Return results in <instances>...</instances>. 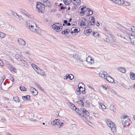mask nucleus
<instances>
[{
	"label": "nucleus",
	"instance_id": "4468645a",
	"mask_svg": "<svg viewBox=\"0 0 135 135\" xmlns=\"http://www.w3.org/2000/svg\"><path fill=\"white\" fill-rule=\"evenodd\" d=\"M130 75L132 80H135V74L133 73L132 72H131Z\"/></svg>",
	"mask_w": 135,
	"mask_h": 135
},
{
	"label": "nucleus",
	"instance_id": "0eeeda50",
	"mask_svg": "<svg viewBox=\"0 0 135 135\" xmlns=\"http://www.w3.org/2000/svg\"><path fill=\"white\" fill-rule=\"evenodd\" d=\"M7 66L8 68H10V69L11 71H13L14 72H15L16 71V69L11 64H8L7 65Z\"/></svg>",
	"mask_w": 135,
	"mask_h": 135
},
{
	"label": "nucleus",
	"instance_id": "3c124183",
	"mask_svg": "<svg viewBox=\"0 0 135 135\" xmlns=\"http://www.w3.org/2000/svg\"><path fill=\"white\" fill-rule=\"evenodd\" d=\"M51 124L52 125H56V121L55 120L53 121H52L51 123Z\"/></svg>",
	"mask_w": 135,
	"mask_h": 135
},
{
	"label": "nucleus",
	"instance_id": "f704fd0d",
	"mask_svg": "<svg viewBox=\"0 0 135 135\" xmlns=\"http://www.w3.org/2000/svg\"><path fill=\"white\" fill-rule=\"evenodd\" d=\"M35 85L41 90L42 91H44V90L43 89H42V88L39 84H38L37 83H36Z\"/></svg>",
	"mask_w": 135,
	"mask_h": 135
},
{
	"label": "nucleus",
	"instance_id": "b1692460",
	"mask_svg": "<svg viewBox=\"0 0 135 135\" xmlns=\"http://www.w3.org/2000/svg\"><path fill=\"white\" fill-rule=\"evenodd\" d=\"M70 32V30L69 29L68 30H64L61 31V33L62 34L64 35H67L68 33H69Z\"/></svg>",
	"mask_w": 135,
	"mask_h": 135
},
{
	"label": "nucleus",
	"instance_id": "bf43d9fd",
	"mask_svg": "<svg viewBox=\"0 0 135 135\" xmlns=\"http://www.w3.org/2000/svg\"><path fill=\"white\" fill-rule=\"evenodd\" d=\"M1 119L2 120V122H3L6 121V119L5 118L3 117H1Z\"/></svg>",
	"mask_w": 135,
	"mask_h": 135
},
{
	"label": "nucleus",
	"instance_id": "f8f14e48",
	"mask_svg": "<svg viewBox=\"0 0 135 135\" xmlns=\"http://www.w3.org/2000/svg\"><path fill=\"white\" fill-rule=\"evenodd\" d=\"M91 19L89 21V22L90 23V25H92L93 26H95L94 24H92V22L93 23H95L94 17V16H92L91 17Z\"/></svg>",
	"mask_w": 135,
	"mask_h": 135
},
{
	"label": "nucleus",
	"instance_id": "412c9836",
	"mask_svg": "<svg viewBox=\"0 0 135 135\" xmlns=\"http://www.w3.org/2000/svg\"><path fill=\"white\" fill-rule=\"evenodd\" d=\"M42 3L40 2H37V3L36 8L38 9V11H39L40 8L41 4Z\"/></svg>",
	"mask_w": 135,
	"mask_h": 135
},
{
	"label": "nucleus",
	"instance_id": "37998d69",
	"mask_svg": "<svg viewBox=\"0 0 135 135\" xmlns=\"http://www.w3.org/2000/svg\"><path fill=\"white\" fill-rule=\"evenodd\" d=\"M69 78L72 80L74 78V76L72 74L69 75Z\"/></svg>",
	"mask_w": 135,
	"mask_h": 135
},
{
	"label": "nucleus",
	"instance_id": "ea45409f",
	"mask_svg": "<svg viewBox=\"0 0 135 135\" xmlns=\"http://www.w3.org/2000/svg\"><path fill=\"white\" fill-rule=\"evenodd\" d=\"M44 1L43 4V5L44 6H47V2H48V1L47 0H43Z\"/></svg>",
	"mask_w": 135,
	"mask_h": 135
},
{
	"label": "nucleus",
	"instance_id": "13d9d810",
	"mask_svg": "<svg viewBox=\"0 0 135 135\" xmlns=\"http://www.w3.org/2000/svg\"><path fill=\"white\" fill-rule=\"evenodd\" d=\"M86 11H81V12H80V13L81 14V13L83 14V15H84L85 14V12Z\"/></svg>",
	"mask_w": 135,
	"mask_h": 135
},
{
	"label": "nucleus",
	"instance_id": "423d86ee",
	"mask_svg": "<svg viewBox=\"0 0 135 135\" xmlns=\"http://www.w3.org/2000/svg\"><path fill=\"white\" fill-rule=\"evenodd\" d=\"M15 57L19 61H20L22 63H24V62H25V61L18 55H15Z\"/></svg>",
	"mask_w": 135,
	"mask_h": 135
},
{
	"label": "nucleus",
	"instance_id": "6ab92c4d",
	"mask_svg": "<svg viewBox=\"0 0 135 135\" xmlns=\"http://www.w3.org/2000/svg\"><path fill=\"white\" fill-rule=\"evenodd\" d=\"M45 7L43 4H41V5L40 8L39 10V12H40L41 13H43V11L44 10Z\"/></svg>",
	"mask_w": 135,
	"mask_h": 135
},
{
	"label": "nucleus",
	"instance_id": "69168bd1",
	"mask_svg": "<svg viewBox=\"0 0 135 135\" xmlns=\"http://www.w3.org/2000/svg\"><path fill=\"white\" fill-rule=\"evenodd\" d=\"M5 76L4 75H3L2 77V79L3 80V81L5 79Z\"/></svg>",
	"mask_w": 135,
	"mask_h": 135
},
{
	"label": "nucleus",
	"instance_id": "a211bd4d",
	"mask_svg": "<svg viewBox=\"0 0 135 135\" xmlns=\"http://www.w3.org/2000/svg\"><path fill=\"white\" fill-rule=\"evenodd\" d=\"M56 125H57V126H59V128H60L61 127V124H60V123L61 122H60V120L59 119H56Z\"/></svg>",
	"mask_w": 135,
	"mask_h": 135
},
{
	"label": "nucleus",
	"instance_id": "338daca9",
	"mask_svg": "<svg viewBox=\"0 0 135 135\" xmlns=\"http://www.w3.org/2000/svg\"><path fill=\"white\" fill-rule=\"evenodd\" d=\"M31 66L32 67L34 68L35 66H36V65H35V64H31Z\"/></svg>",
	"mask_w": 135,
	"mask_h": 135
},
{
	"label": "nucleus",
	"instance_id": "09e8293b",
	"mask_svg": "<svg viewBox=\"0 0 135 135\" xmlns=\"http://www.w3.org/2000/svg\"><path fill=\"white\" fill-rule=\"evenodd\" d=\"M30 90L31 92H32V91H34L35 90H36V89L32 87H30Z\"/></svg>",
	"mask_w": 135,
	"mask_h": 135
},
{
	"label": "nucleus",
	"instance_id": "864d4df0",
	"mask_svg": "<svg viewBox=\"0 0 135 135\" xmlns=\"http://www.w3.org/2000/svg\"><path fill=\"white\" fill-rule=\"evenodd\" d=\"M86 105L87 106H90L89 102V101L86 100Z\"/></svg>",
	"mask_w": 135,
	"mask_h": 135
},
{
	"label": "nucleus",
	"instance_id": "9b49d317",
	"mask_svg": "<svg viewBox=\"0 0 135 135\" xmlns=\"http://www.w3.org/2000/svg\"><path fill=\"white\" fill-rule=\"evenodd\" d=\"M36 72L38 74L42 75H44L45 74V73L44 71L41 69H40V68H39L38 70H37Z\"/></svg>",
	"mask_w": 135,
	"mask_h": 135
},
{
	"label": "nucleus",
	"instance_id": "680f3d73",
	"mask_svg": "<svg viewBox=\"0 0 135 135\" xmlns=\"http://www.w3.org/2000/svg\"><path fill=\"white\" fill-rule=\"evenodd\" d=\"M65 77L64 78V79L65 80L66 79H67L68 78H69V75H66L65 76Z\"/></svg>",
	"mask_w": 135,
	"mask_h": 135
},
{
	"label": "nucleus",
	"instance_id": "2eb2a0df",
	"mask_svg": "<svg viewBox=\"0 0 135 135\" xmlns=\"http://www.w3.org/2000/svg\"><path fill=\"white\" fill-rule=\"evenodd\" d=\"M71 56L72 57L73 56L74 58L76 59L77 60H80V57L78 54H72L71 55Z\"/></svg>",
	"mask_w": 135,
	"mask_h": 135
},
{
	"label": "nucleus",
	"instance_id": "f257e3e1",
	"mask_svg": "<svg viewBox=\"0 0 135 135\" xmlns=\"http://www.w3.org/2000/svg\"><path fill=\"white\" fill-rule=\"evenodd\" d=\"M52 27L54 29H56L57 32L60 31L62 28V24L59 23H55L52 25Z\"/></svg>",
	"mask_w": 135,
	"mask_h": 135
},
{
	"label": "nucleus",
	"instance_id": "5701e85b",
	"mask_svg": "<svg viewBox=\"0 0 135 135\" xmlns=\"http://www.w3.org/2000/svg\"><path fill=\"white\" fill-rule=\"evenodd\" d=\"M77 103L78 104L81 105L82 107H84V103L82 100L80 99L78 100V101L77 102Z\"/></svg>",
	"mask_w": 135,
	"mask_h": 135
},
{
	"label": "nucleus",
	"instance_id": "c03bdc74",
	"mask_svg": "<svg viewBox=\"0 0 135 135\" xmlns=\"http://www.w3.org/2000/svg\"><path fill=\"white\" fill-rule=\"evenodd\" d=\"M76 3H77V4H76V3H75V2H73V3L74 4H75L76 5H77V4L79 5L80 4V0H76Z\"/></svg>",
	"mask_w": 135,
	"mask_h": 135
},
{
	"label": "nucleus",
	"instance_id": "0e129e2a",
	"mask_svg": "<svg viewBox=\"0 0 135 135\" xmlns=\"http://www.w3.org/2000/svg\"><path fill=\"white\" fill-rule=\"evenodd\" d=\"M70 104V106L73 107H75V105L74 104H73L71 103H69Z\"/></svg>",
	"mask_w": 135,
	"mask_h": 135
},
{
	"label": "nucleus",
	"instance_id": "72a5a7b5",
	"mask_svg": "<svg viewBox=\"0 0 135 135\" xmlns=\"http://www.w3.org/2000/svg\"><path fill=\"white\" fill-rule=\"evenodd\" d=\"M83 113L87 116H89V113L86 110V109H85V111L83 112Z\"/></svg>",
	"mask_w": 135,
	"mask_h": 135
},
{
	"label": "nucleus",
	"instance_id": "774afa93",
	"mask_svg": "<svg viewBox=\"0 0 135 135\" xmlns=\"http://www.w3.org/2000/svg\"><path fill=\"white\" fill-rule=\"evenodd\" d=\"M97 24H96V26H98V27H99V26H100V24L98 22V21H97Z\"/></svg>",
	"mask_w": 135,
	"mask_h": 135
},
{
	"label": "nucleus",
	"instance_id": "2f4dec72",
	"mask_svg": "<svg viewBox=\"0 0 135 135\" xmlns=\"http://www.w3.org/2000/svg\"><path fill=\"white\" fill-rule=\"evenodd\" d=\"M123 0H119L118 2H117V4L119 5H122L124 3Z\"/></svg>",
	"mask_w": 135,
	"mask_h": 135
},
{
	"label": "nucleus",
	"instance_id": "603ef678",
	"mask_svg": "<svg viewBox=\"0 0 135 135\" xmlns=\"http://www.w3.org/2000/svg\"><path fill=\"white\" fill-rule=\"evenodd\" d=\"M39 67H38L37 65L33 69L35 70L36 72L37 71V70H38L39 69Z\"/></svg>",
	"mask_w": 135,
	"mask_h": 135
},
{
	"label": "nucleus",
	"instance_id": "473e14b6",
	"mask_svg": "<svg viewBox=\"0 0 135 135\" xmlns=\"http://www.w3.org/2000/svg\"><path fill=\"white\" fill-rule=\"evenodd\" d=\"M75 111L79 114L81 116H83L82 115L83 114L81 113V111L79 110V109H77L76 110H75Z\"/></svg>",
	"mask_w": 135,
	"mask_h": 135
},
{
	"label": "nucleus",
	"instance_id": "79ce46f5",
	"mask_svg": "<svg viewBox=\"0 0 135 135\" xmlns=\"http://www.w3.org/2000/svg\"><path fill=\"white\" fill-rule=\"evenodd\" d=\"M110 127L111 128V130L113 132H114L115 131L116 129L115 127L114 126H112V127H111V126H110Z\"/></svg>",
	"mask_w": 135,
	"mask_h": 135
},
{
	"label": "nucleus",
	"instance_id": "c85d7f7f",
	"mask_svg": "<svg viewBox=\"0 0 135 135\" xmlns=\"http://www.w3.org/2000/svg\"><path fill=\"white\" fill-rule=\"evenodd\" d=\"M104 41L107 43H109L110 42V40L109 39L108 37L104 38H103Z\"/></svg>",
	"mask_w": 135,
	"mask_h": 135
},
{
	"label": "nucleus",
	"instance_id": "9d476101",
	"mask_svg": "<svg viewBox=\"0 0 135 135\" xmlns=\"http://www.w3.org/2000/svg\"><path fill=\"white\" fill-rule=\"evenodd\" d=\"M84 89V90H82V91H81V90H80V89L77 88L76 91V94L78 95H80L81 94L80 92H81L83 94H85V88Z\"/></svg>",
	"mask_w": 135,
	"mask_h": 135
},
{
	"label": "nucleus",
	"instance_id": "49530a36",
	"mask_svg": "<svg viewBox=\"0 0 135 135\" xmlns=\"http://www.w3.org/2000/svg\"><path fill=\"white\" fill-rule=\"evenodd\" d=\"M100 105L102 109H106V107L104 104L101 103L100 104Z\"/></svg>",
	"mask_w": 135,
	"mask_h": 135
},
{
	"label": "nucleus",
	"instance_id": "bb28decb",
	"mask_svg": "<svg viewBox=\"0 0 135 135\" xmlns=\"http://www.w3.org/2000/svg\"><path fill=\"white\" fill-rule=\"evenodd\" d=\"M92 31V30L90 29H89L86 30L85 31V34L86 35H89V33L91 32Z\"/></svg>",
	"mask_w": 135,
	"mask_h": 135
},
{
	"label": "nucleus",
	"instance_id": "6e6d98bb",
	"mask_svg": "<svg viewBox=\"0 0 135 135\" xmlns=\"http://www.w3.org/2000/svg\"><path fill=\"white\" fill-rule=\"evenodd\" d=\"M11 10L8 11L6 12L7 14L9 15L10 14H11Z\"/></svg>",
	"mask_w": 135,
	"mask_h": 135
},
{
	"label": "nucleus",
	"instance_id": "c9c22d12",
	"mask_svg": "<svg viewBox=\"0 0 135 135\" xmlns=\"http://www.w3.org/2000/svg\"><path fill=\"white\" fill-rule=\"evenodd\" d=\"M124 3L123 4H124L125 6H130V3L129 2H126V1H123Z\"/></svg>",
	"mask_w": 135,
	"mask_h": 135
},
{
	"label": "nucleus",
	"instance_id": "7ed1b4c3",
	"mask_svg": "<svg viewBox=\"0 0 135 135\" xmlns=\"http://www.w3.org/2000/svg\"><path fill=\"white\" fill-rule=\"evenodd\" d=\"M99 75L102 78L105 79L106 76L108 75L106 72L101 71L99 73Z\"/></svg>",
	"mask_w": 135,
	"mask_h": 135
},
{
	"label": "nucleus",
	"instance_id": "7c9ffc66",
	"mask_svg": "<svg viewBox=\"0 0 135 135\" xmlns=\"http://www.w3.org/2000/svg\"><path fill=\"white\" fill-rule=\"evenodd\" d=\"M93 32V35L95 37H98L99 35V34L97 32Z\"/></svg>",
	"mask_w": 135,
	"mask_h": 135
},
{
	"label": "nucleus",
	"instance_id": "e2e57ef3",
	"mask_svg": "<svg viewBox=\"0 0 135 135\" xmlns=\"http://www.w3.org/2000/svg\"><path fill=\"white\" fill-rule=\"evenodd\" d=\"M10 79V80H11L12 81H14V79L13 78L12 76H11L9 78Z\"/></svg>",
	"mask_w": 135,
	"mask_h": 135
},
{
	"label": "nucleus",
	"instance_id": "a18cd8bd",
	"mask_svg": "<svg viewBox=\"0 0 135 135\" xmlns=\"http://www.w3.org/2000/svg\"><path fill=\"white\" fill-rule=\"evenodd\" d=\"M25 15L26 16L30 18H31V17L32 16L31 15L28 13L27 12H26V13L25 14Z\"/></svg>",
	"mask_w": 135,
	"mask_h": 135
},
{
	"label": "nucleus",
	"instance_id": "4be33fe9",
	"mask_svg": "<svg viewBox=\"0 0 135 135\" xmlns=\"http://www.w3.org/2000/svg\"><path fill=\"white\" fill-rule=\"evenodd\" d=\"M30 96L29 95H27L25 96H23L22 97V99L24 101L30 98Z\"/></svg>",
	"mask_w": 135,
	"mask_h": 135
},
{
	"label": "nucleus",
	"instance_id": "20e7f679",
	"mask_svg": "<svg viewBox=\"0 0 135 135\" xmlns=\"http://www.w3.org/2000/svg\"><path fill=\"white\" fill-rule=\"evenodd\" d=\"M26 25L27 28L29 29L33 25H36V24L33 21H27L26 23Z\"/></svg>",
	"mask_w": 135,
	"mask_h": 135
},
{
	"label": "nucleus",
	"instance_id": "a878e982",
	"mask_svg": "<svg viewBox=\"0 0 135 135\" xmlns=\"http://www.w3.org/2000/svg\"><path fill=\"white\" fill-rule=\"evenodd\" d=\"M20 88L21 90L22 91H26L27 90V89L24 86H21Z\"/></svg>",
	"mask_w": 135,
	"mask_h": 135
},
{
	"label": "nucleus",
	"instance_id": "58836bf2",
	"mask_svg": "<svg viewBox=\"0 0 135 135\" xmlns=\"http://www.w3.org/2000/svg\"><path fill=\"white\" fill-rule=\"evenodd\" d=\"M124 26V28H127L128 27H129V26H130V25L127 24V23H125L123 24Z\"/></svg>",
	"mask_w": 135,
	"mask_h": 135
},
{
	"label": "nucleus",
	"instance_id": "6e6552de",
	"mask_svg": "<svg viewBox=\"0 0 135 135\" xmlns=\"http://www.w3.org/2000/svg\"><path fill=\"white\" fill-rule=\"evenodd\" d=\"M17 41L19 44L22 46H23L25 45V42L21 38H18Z\"/></svg>",
	"mask_w": 135,
	"mask_h": 135
},
{
	"label": "nucleus",
	"instance_id": "aec40b11",
	"mask_svg": "<svg viewBox=\"0 0 135 135\" xmlns=\"http://www.w3.org/2000/svg\"><path fill=\"white\" fill-rule=\"evenodd\" d=\"M118 70L122 73H124L126 72L125 69L123 68L120 67L118 68Z\"/></svg>",
	"mask_w": 135,
	"mask_h": 135
},
{
	"label": "nucleus",
	"instance_id": "cd10ccee",
	"mask_svg": "<svg viewBox=\"0 0 135 135\" xmlns=\"http://www.w3.org/2000/svg\"><path fill=\"white\" fill-rule=\"evenodd\" d=\"M88 9L89 10L88 12H89V13L88 14H89V15H88L87 16H89L90 15H91L93 14V11L92 10L90 9V8H88Z\"/></svg>",
	"mask_w": 135,
	"mask_h": 135
},
{
	"label": "nucleus",
	"instance_id": "5fc2aeb1",
	"mask_svg": "<svg viewBox=\"0 0 135 135\" xmlns=\"http://www.w3.org/2000/svg\"><path fill=\"white\" fill-rule=\"evenodd\" d=\"M47 6H46L50 7L51 6L50 2L48 1V2H47Z\"/></svg>",
	"mask_w": 135,
	"mask_h": 135
},
{
	"label": "nucleus",
	"instance_id": "8fccbe9b",
	"mask_svg": "<svg viewBox=\"0 0 135 135\" xmlns=\"http://www.w3.org/2000/svg\"><path fill=\"white\" fill-rule=\"evenodd\" d=\"M78 29H76L74 28V31H73L74 33H78Z\"/></svg>",
	"mask_w": 135,
	"mask_h": 135
},
{
	"label": "nucleus",
	"instance_id": "de8ad7c7",
	"mask_svg": "<svg viewBox=\"0 0 135 135\" xmlns=\"http://www.w3.org/2000/svg\"><path fill=\"white\" fill-rule=\"evenodd\" d=\"M111 37H112V40L113 41L115 42L116 41V39L112 35H111Z\"/></svg>",
	"mask_w": 135,
	"mask_h": 135
},
{
	"label": "nucleus",
	"instance_id": "ddd939ff",
	"mask_svg": "<svg viewBox=\"0 0 135 135\" xmlns=\"http://www.w3.org/2000/svg\"><path fill=\"white\" fill-rule=\"evenodd\" d=\"M7 26H10L8 25H6V24L4 23L0 25V28L3 29H7L8 28L7 27Z\"/></svg>",
	"mask_w": 135,
	"mask_h": 135
},
{
	"label": "nucleus",
	"instance_id": "dca6fc26",
	"mask_svg": "<svg viewBox=\"0 0 135 135\" xmlns=\"http://www.w3.org/2000/svg\"><path fill=\"white\" fill-rule=\"evenodd\" d=\"M81 21L84 23L85 26L86 25L87 27H88V25L89 24V23L88 22V21L86 20L85 18H84L83 20Z\"/></svg>",
	"mask_w": 135,
	"mask_h": 135
},
{
	"label": "nucleus",
	"instance_id": "a19ab883",
	"mask_svg": "<svg viewBox=\"0 0 135 135\" xmlns=\"http://www.w3.org/2000/svg\"><path fill=\"white\" fill-rule=\"evenodd\" d=\"M129 27H131L130 29L131 31L133 32H134V30H135V26H129Z\"/></svg>",
	"mask_w": 135,
	"mask_h": 135
},
{
	"label": "nucleus",
	"instance_id": "4c0bfd02",
	"mask_svg": "<svg viewBox=\"0 0 135 135\" xmlns=\"http://www.w3.org/2000/svg\"><path fill=\"white\" fill-rule=\"evenodd\" d=\"M109 109L111 110L114 111V106L113 105H111L109 107Z\"/></svg>",
	"mask_w": 135,
	"mask_h": 135
},
{
	"label": "nucleus",
	"instance_id": "052dcab7",
	"mask_svg": "<svg viewBox=\"0 0 135 135\" xmlns=\"http://www.w3.org/2000/svg\"><path fill=\"white\" fill-rule=\"evenodd\" d=\"M111 92L113 94H114L115 95L117 94V93L116 92H115V91L113 90H111Z\"/></svg>",
	"mask_w": 135,
	"mask_h": 135
},
{
	"label": "nucleus",
	"instance_id": "f03ea898",
	"mask_svg": "<svg viewBox=\"0 0 135 135\" xmlns=\"http://www.w3.org/2000/svg\"><path fill=\"white\" fill-rule=\"evenodd\" d=\"M29 29L31 31L35 33H39L40 32V30L39 27L37 26L36 24V25L32 26Z\"/></svg>",
	"mask_w": 135,
	"mask_h": 135
},
{
	"label": "nucleus",
	"instance_id": "1a4fd4ad",
	"mask_svg": "<svg viewBox=\"0 0 135 135\" xmlns=\"http://www.w3.org/2000/svg\"><path fill=\"white\" fill-rule=\"evenodd\" d=\"M105 79L108 82L112 83H113L114 81V79L113 78L108 75L106 76V77Z\"/></svg>",
	"mask_w": 135,
	"mask_h": 135
},
{
	"label": "nucleus",
	"instance_id": "393cba45",
	"mask_svg": "<svg viewBox=\"0 0 135 135\" xmlns=\"http://www.w3.org/2000/svg\"><path fill=\"white\" fill-rule=\"evenodd\" d=\"M111 121L109 119H107L106 120V123L107 124L108 126L110 127L111 126Z\"/></svg>",
	"mask_w": 135,
	"mask_h": 135
},
{
	"label": "nucleus",
	"instance_id": "e433bc0d",
	"mask_svg": "<svg viewBox=\"0 0 135 135\" xmlns=\"http://www.w3.org/2000/svg\"><path fill=\"white\" fill-rule=\"evenodd\" d=\"M6 35L4 33L1 32V34H0V37L1 38H4L5 37Z\"/></svg>",
	"mask_w": 135,
	"mask_h": 135
},
{
	"label": "nucleus",
	"instance_id": "c756f323",
	"mask_svg": "<svg viewBox=\"0 0 135 135\" xmlns=\"http://www.w3.org/2000/svg\"><path fill=\"white\" fill-rule=\"evenodd\" d=\"M31 93L33 95H35L37 94L38 92L37 90L36 89L34 91L31 92Z\"/></svg>",
	"mask_w": 135,
	"mask_h": 135
},
{
	"label": "nucleus",
	"instance_id": "39448f33",
	"mask_svg": "<svg viewBox=\"0 0 135 135\" xmlns=\"http://www.w3.org/2000/svg\"><path fill=\"white\" fill-rule=\"evenodd\" d=\"M129 38L131 43L135 45V36L134 34H131L129 35Z\"/></svg>",
	"mask_w": 135,
	"mask_h": 135
},
{
	"label": "nucleus",
	"instance_id": "f3484780",
	"mask_svg": "<svg viewBox=\"0 0 135 135\" xmlns=\"http://www.w3.org/2000/svg\"><path fill=\"white\" fill-rule=\"evenodd\" d=\"M13 100L17 103H19L20 102V100L16 96H14L13 98Z\"/></svg>",
	"mask_w": 135,
	"mask_h": 135
},
{
	"label": "nucleus",
	"instance_id": "4d7b16f0",
	"mask_svg": "<svg viewBox=\"0 0 135 135\" xmlns=\"http://www.w3.org/2000/svg\"><path fill=\"white\" fill-rule=\"evenodd\" d=\"M74 27H73L71 28V33H74L73 31H74Z\"/></svg>",
	"mask_w": 135,
	"mask_h": 135
}]
</instances>
